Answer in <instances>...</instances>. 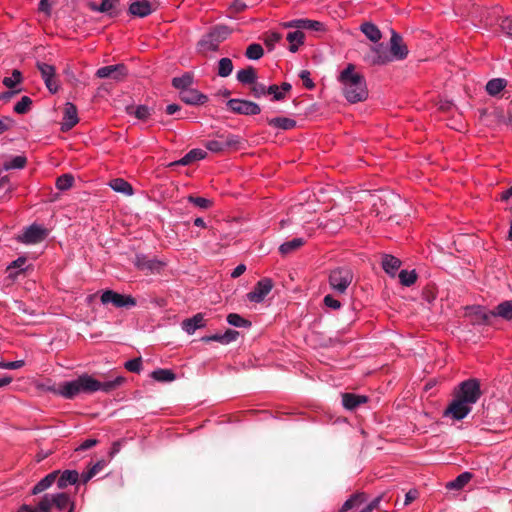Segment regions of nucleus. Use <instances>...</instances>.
Masks as SVG:
<instances>
[{
  "label": "nucleus",
  "instance_id": "nucleus-35",
  "mask_svg": "<svg viewBox=\"0 0 512 512\" xmlns=\"http://www.w3.org/2000/svg\"><path fill=\"white\" fill-rule=\"evenodd\" d=\"M27 158L24 155L13 156L10 160L4 163V169L14 170V169H23L26 166Z\"/></svg>",
  "mask_w": 512,
  "mask_h": 512
},
{
  "label": "nucleus",
  "instance_id": "nucleus-11",
  "mask_svg": "<svg viewBox=\"0 0 512 512\" xmlns=\"http://www.w3.org/2000/svg\"><path fill=\"white\" fill-rule=\"evenodd\" d=\"M37 68L41 73L47 89L52 94H55L59 89L58 82L55 79V67L47 63L38 62Z\"/></svg>",
  "mask_w": 512,
  "mask_h": 512
},
{
  "label": "nucleus",
  "instance_id": "nucleus-36",
  "mask_svg": "<svg viewBox=\"0 0 512 512\" xmlns=\"http://www.w3.org/2000/svg\"><path fill=\"white\" fill-rule=\"evenodd\" d=\"M304 244L303 238H293L290 241L284 242L280 245L279 251L282 255L291 253L292 251L300 248Z\"/></svg>",
  "mask_w": 512,
  "mask_h": 512
},
{
  "label": "nucleus",
  "instance_id": "nucleus-59",
  "mask_svg": "<svg viewBox=\"0 0 512 512\" xmlns=\"http://www.w3.org/2000/svg\"><path fill=\"white\" fill-rule=\"evenodd\" d=\"M500 27L503 33L512 38V18H504L500 24Z\"/></svg>",
  "mask_w": 512,
  "mask_h": 512
},
{
  "label": "nucleus",
  "instance_id": "nucleus-54",
  "mask_svg": "<svg viewBox=\"0 0 512 512\" xmlns=\"http://www.w3.org/2000/svg\"><path fill=\"white\" fill-rule=\"evenodd\" d=\"M150 108L146 105H139L134 110V115L139 120H146L150 116Z\"/></svg>",
  "mask_w": 512,
  "mask_h": 512
},
{
  "label": "nucleus",
  "instance_id": "nucleus-55",
  "mask_svg": "<svg viewBox=\"0 0 512 512\" xmlns=\"http://www.w3.org/2000/svg\"><path fill=\"white\" fill-rule=\"evenodd\" d=\"M251 93L255 98H261L266 95V86L262 83L254 82L252 84Z\"/></svg>",
  "mask_w": 512,
  "mask_h": 512
},
{
  "label": "nucleus",
  "instance_id": "nucleus-12",
  "mask_svg": "<svg viewBox=\"0 0 512 512\" xmlns=\"http://www.w3.org/2000/svg\"><path fill=\"white\" fill-rule=\"evenodd\" d=\"M500 317L506 321L512 320V300H506L499 303L495 309L489 313L483 312L481 319L484 323H488L490 317Z\"/></svg>",
  "mask_w": 512,
  "mask_h": 512
},
{
  "label": "nucleus",
  "instance_id": "nucleus-44",
  "mask_svg": "<svg viewBox=\"0 0 512 512\" xmlns=\"http://www.w3.org/2000/svg\"><path fill=\"white\" fill-rule=\"evenodd\" d=\"M227 322L231 326H235V327H250L251 326L250 321L244 319L242 316H240L237 313L228 314Z\"/></svg>",
  "mask_w": 512,
  "mask_h": 512
},
{
  "label": "nucleus",
  "instance_id": "nucleus-62",
  "mask_svg": "<svg viewBox=\"0 0 512 512\" xmlns=\"http://www.w3.org/2000/svg\"><path fill=\"white\" fill-rule=\"evenodd\" d=\"M382 500V496H378L374 498L370 503H368L365 507H363L360 512H371L372 510L378 508L380 502Z\"/></svg>",
  "mask_w": 512,
  "mask_h": 512
},
{
  "label": "nucleus",
  "instance_id": "nucleus-61",
  "mask_svg": "<svg viewBox=\"0 0 512 512\" xmlns=\"http://www.w3.org/2000/svg\"><path fill=\"white\" fill-rule=\"evenodd\" d=\"M324 304L333 310H337L341 307L339 300L335 299L332 295H326L324 297Z\"/></svg>",
  "mask_w": 512,
  "mask_h": 512
},
{
  "label": "nucleus",
  "instance_id": "nucleus-5",
  "mask_svg": "<svg viewBox=\"0 0 512 512\" xmlns=\"http://www.w3.org/2000/svg\"><path fill=\"white\" fill-rule=\"evenodd\" d=\"M101 303L104 305L112 304L116 308H132L137 302L131 295H124L113 290H105L101 295Z\"/></svg>",
  "mask_w": 512,
  "mask_h": 512
},
{
  "label": "nucleus",
  "instance_id": "nucleus-50",
  "mask_svg": "<svg viewBox=\"0 0 512 512\" xmlns=\"http://www.w3.org/2000/svg\"><path fill=\"white\" fill-rule=\"evenodd\" d=\"M188 201L201 209H208L212 206V201L204 197L188 196Z\"/></svg>",
  "mask_w": 512,
  "mask_h": 512
},
{
  "label": "nucleus",
  "instance_id": "nucleus-29",
  "mask_svg": "<svg viewBox=\"0 0 512 512\" xmlns=\"http://www.w3.org/2000/svg\"><path fill=\"white\" fill-rule=\"evenodd\" d=\"M267 122L269 126L281 130H291L296 127V121L288 117H275L268 119Z\"/></svg>",
  "mask_w": 512,
  "mask_h": 512
},
{
  "label": "nucleus",
  "instance_id": "nucleus-28",
  "mask_svg": "<svg viewBox=\"0 0 512 512\" xmlns=\"http://www.w3.org/2000/svg\"><path fill=\"white\" fill-rule=\"evenodd\" d=\"M360 30L370 41L375 43L382 37V33L379 28L371 22L361 24Z\"/></svg>",
  "mask_w": 512,
  "mask_h": 512
},
{
  "label": "nucleus",
  "instance_id": "nucleus-26",
  "mask_svg": "<svg viewBox=\"0 0 512 512\" xmlns=\"http://www.w3.org/2000/svg\"><path fill=\"white\" fill-rule=\"evenodd\" d=\"M207 153L205 150L202 149H192L190 150L184 157H182L180 160L173 163V165H188L191 164L194 161L202 160L206 157Z\"/></svg>",
  "mask_w": 512,
  "mask_h": 512
},
{
  "label": "nucleus",
  "instance_id": "nucleus-8",
  "mask_svg": "<svg viewBox=\"0 0 512 512\" xmlns=\"http://www.w3.org/2000/svg\"><path fill=\"white\" fill-rule=\"evenodd\" d=\"M366 60L372 65H384L393 61L389 47L384 43L373 46Z\"/></svg>",
  "mask_w": 512,
  "mask_h": 512
},
{
  "label": "nucleus",
  "instance_id": "nucleus-60",
  "mask_svg": "<svg viewBox=\"0 0 512 512\" xmlns=\"http://www.w3.org/2000/svg\"><path fill=\"white\" fill-rule=\"evenodd\" d=\"M239 333L235 330L228 329L225 333H222L223 344H229L237 339Z\"/></svg>",
  "mask_w": 512,
  "mask_h": 512
},
{
  "label": "nucleus",
  "instance_id": "nucleus-42",
  "mask_svg": "<svg viewBox=\"0 0 512 512\" xmlns=\"http://www.w3.org/2000/svg\"><path fill=\"white\" fill-rule=\"evenodd\" d=\"M399 280L402 285L409 287L416 282L417 274L415 270H401L399 273Z\"/></svg>",
  "mask_w": 512,
  "mask_h": 512
},
{
  "label": "nucleus",
  "instance_id": "nucleus-19",
  "mask_svg": "<svg viewBox=\"0 0 512 512\" xmlns=\"http://www.w3.org/2000/svg\"><path fill=\"white\" fill-rule=\"evenodd\" d=\"M182 329L189 335L193 334L197 329L205 326L204 316L202 313H197L191 318L182 321Z\"/></svg>",
  "mask_w": 512,
  "mask_h": 512
},
{
  "label": "nucleus",
  "instance_id": "nucleus-24",
  "mask_svg": "<svg viewBox=\"0 0 512 512\" xmlns=\"http://www.w3.org/2000/svg\"><path fill=\"white\" fill-rule=\"evenodd\" d=\"M381 264H382L383 270L387 274H389L391 276H395L396 272L398 271V269L401 266V261H400V259L396 258L393 255L385 254L382 257Z\"/></svg>",
  "mask_w": 512,
  "mask_h": 512
},
{
  "label": "nucleus",
  "instance_id": "nucleus-39",
  "mask_svg": "<svg viewBox=\"0 0 512 512\" xmlns=\"http://www.w3.org/2000/svg\"><path fill=\"white\" fill-rule=\"evenodd\" d=\"M74 177L71 174H63L56 179V188L60 191H66L73 186Z\"/></svg>",
  "mask_w": 512,
  "mask_h": 512
},
{
  "label": "nucleus",
  "instance_id": "nucleus-33",
  "mask_svg": "<svg viewBox=\"0 0 512 512\" xmlns=\"http://www.w3.org/2000/svg\"><path fill=\"white\" fill-rule=\"evenodd\" d=\"M236 78L241 84L252 85L256 81L257 75L255 69L249 66L245 69L238 71Z\"/></svg>",
  "mask_w": 512,
  "mask_h": 512
},
{
  "label": "nucleus",
  "instance_id": "nucleus-16",
  "mask_svg": "<svg viewBox=\"0 0 512 512\" xmlns=\"http://www.w3.org/2000/svg\"><path fill=\"white\" fill-rule=\"evenodd\" d=\"M79 122L77 107L67 102L64 108L63 121L61 123V131L67 132L71 130Z\"/></svg>",
  "mask_w": 512,
  "mask_h": 512
},
{
  "label": "nucleus",
  "instance_id": "nucleus-2",
  "mask_svg": "<svg viewBox=\"0 0 512 512\" xmlns=\"http://www.w3.org/2000/svg\"><path fill=\"white\" fill-rule=\"evenodd\" d=\"M125 382V378L117 376L113 379L106 381H99L88 374H83L77 379L63 383L58 390V393L66 398L73 399L79 393H94L101 391L110 393L120 387Z\"/></svg>",
  "mask_w": 512,
  "mask_h": 512
},
{
  "label": "nucleus",
  "instance_id": "nucleus-7",
  "mask_svg": "<svg viewBox=\"0 0 512 512\" xmlns=\"http://www.w3.org/2000/svg\"><path fill=\"white\" fill-rule=\"evenodd\" d=\"M46 236L47 230L45 228L38 224H32L26 227L17 239L24 244H36L43 241Z\"/></svg>",
  "mask_w": 512,
  "mask_h": 512
},
{
  "label": "nucleus",
  "instance_id": "nucleus-46",
  "mask_svg": "<svg viewBox=\"0 0 512 512\" xmlns=\"http://www.w3.org/2000/svg\"><path fill=\"white\" fill-rule=\"evenodd\" d=\"M116 0H102L99 6H93L92 9L101 13H109L110 16H114L112 9L115 7Z\"/></svg>",
  "mask_w": 512,
  "mask_h": 512
},
{
  "label": "nucleus",
  "instance_id": "nucleus-48",
  "mask_svg": "<svg viewBox=\"0 0 512 512\" xmlns=\"http://www.w3.org/2000/svg\"><path fill=\"white\" fill-rule=\"evenodd\" d=\"M205 147L213 153H220L226 150L223 139L209 140L206 142Z\"/></svg>",
  "mask_w": 512,
  "mask_h": 512
},
{
  "label": "nucleus",
  "instance_id": "nucleus-23",
  "mask_svg": "<svg viewBox=\"0 0 512 512\" xmlns=\"http://www.w3.org/2000/svg\"><path fill=\"white\" fill-rule=\"evenodd\" d=\"M59 473L60 471H53L46 475L32 488L31 494L37 495L50 488L52 484L56 481Z\"/></svg>",
  "mask_w": 512,
  "mask_h": 512
},
{
  "label": "nucleus",
  "instance_id": "nucleus-15",
  "mask_svg": "<svg viewBox=\"0 0 512 512\" xmlns=\"http://www.w3.org/2000/svg\"><path fill=\"white\" fill-rule=\"evenodd\" d=\"M389 50L391 51L393 60H403L408 55V49L407 46L403 43L402 37L394 31L392 32L390 38Z\"/></svg>",
  "mask_w": 512,
  "mask_h": 512
},
{
  "label": "nucleus",
  "instance_id": "nucleus-22",
  "mask_svg": "<svg viewBox=\"0 0 512 512\" xmlns=\"http://www.w3.org/2000/svg\"><path fill=\"white\" fill-rule=\"evenodd\" d=\"M368 398L363 395H356L353 393L342 394V404L348 410H354L359 405L366 403Z\"/></svg>",
  "mask_w": 512,
  "mask_h": 512
},
{
  "label": "nucleus",
  "instance_id": "nucleus-64",
  "mask_svg": "<svg viewBox=\"0 0 512 512\" xmlns=\"http://www.w3.org/2000/svg\"><path fill=\"white\" fill-rule=\"evenodd\" d=\"M282 39V34L278 32H271L268 34L266 38V44L273 46L275 43L279 42Z\"/></svg>",
  "mask_w": 512,
  "mask_h": 512
},
{
  "label": "nucleus",
  "instance_id": "nucleus-3",
  "mask_svg": "<svg viewBox=\"0 0 512 512\" xmlns=\"http://www.w3.org/2000/svg\"><path fill=\"white\" fill-rule=\"evenodd\" d=\"M345 99L352 104L363 102L368 98V88L365 77L355 71L353 64H348L338 78Z\"/></svg>",
  "mask_w": 512,
  "mask_h": 512
},
{
  "label": "nucleus",
  "instance_id": "nucleus-32",
  "mask_svg": "<svg viewBox=\"0 0 512 512\" xmlns=\"http://www.w3.org/2000/svg\"><path fill=\"white\" fill-rule=\"evenodd\" d=\"M473 475L470 472H463L458 475L454 480L446 484L448 490H460L472 479Z\"/></svg>",
  "mask_w": 512,
  "mask_h": 512
},
{
  "label": "nucleus",
  "instance_id": "nucleus-40",
  "mask_svg": "<svg viewBox=\"0 0 512 512\" xmlns=\"http://www.w3.org/2000/svg\"><path fill=\"white\" fill-rule=\"evenodd\" d=\"M192 82L193 79L189 74H184L181 77H175L172 79L173 87L179 89L180 91L190 88Z\"/></svg>",
  "mask_w": 512,
  "mask_h": 512
},
{
  "label": "nucleus",
  "instance_id": "nucleus-14",
  "mask_svg": "<svg viewBox=\"0 0 512 512\" xmlns=\"http://www.w3.org/2000/svg\"><path fill=\"white\" fill-rule=\"evenodd\" d=\"M283 28H295L301 30L323 31L324 24L320 21L310 19H294L291 21L283 22Z\"/></svg>",
  "mask_w": 512,
  "mask_h": 512
},
{
  "label": "nucleus",
  "instance_id": "nucleus-58",
  "mask_svg": "<svg viewBox=\"0 0 512 512\" xmlns=\"http://www.w3.org/2000/svg\"><path fill=\"white\" fill-rule=\"evenodd\" d=\"M25 364L24 360H16L11 362H0V368L2 369H19Z\"/></svg>",
  "mask_w": 512,
  "mask_h": 512
},
{
  "label": "nucleus",
  "instance_id": "nucleus-63",
  "mask_svg": "<svg viewBox=\"0 0 512 512\" xmlns=\"http://www.w3.org/2000/svg\"><path fill=\"white\" fill-rule=\"evenodd\" d=\"M97 443H98V440H96V439H86L76 448V451H84V450L90 449V448L94 447L95 445H97Z\"/></svg>",
  "mask_w": 512,
  "mask_h": 512
},
{
  "label": "nucleus",
  "instance_id": "nucleus-25",
  "mask_svg": "<svg viewBox=\"0 0 512 512\" xmlns=\"http://www.w3.org/2000/svg\"><path fill=\"white\" fill-rule=\"evenodd\" d=\"M286 38L289 42V51L295 53L304 44L305 35L301 29H297L296 31L289 32Z\"/></svg>",
  "mask_w": 512,
  "mask_h": 512
},
{
  "label": "nucleus",
  "instance_id": "nucleus-47",
  "mask_svg": "<svg viewBox=\"0 0 512 512\" xmlns=\"http://www.w3.org/2000/svg\"><path fill=\"white\" fill-rule=\"evenodd\" d=\"M22 81V74L19 70H13L12 75L10 77H5L3 79V84L7 88H14L17 84Z\"/></svg>",
  "mask_w": 512,
  "mask_h": 512
},
{
  "label": "nucleus",
  "instance_id": "nucleus-21",
  "mask_svg": "<svg viewBox=\"0 0 512 512\" xmlns=\"http://www.w3.org/2000/svg\"><path fill=\"white\" fill-rule=\"evenodd\" d=\"M52 505L58 510L62 511L70 509L71 506L75 508V502L70 498L67 493H55L51 494Z\"/></svg>",
  "mask_w": 512,
  "mask_h": 512
},
{
  "label": "nucleus",
  "instance_id": "nucleus-10",
  "mask_svg": "<svg viewBox=\"0 0 512 512\" xmlns=\"http://www.w3.org/2000/svg\"><path fill=\"white\" fill-rule=\"evenodd\" d=\"M133 263L138 270L150 273L159 272L164 266V262L145 254H137Z\"/></svg>",
  "mask_w": 512,
  "mask_h": 512
},
{
  "label": "nucleus",
  "instance_id": "nucleus-41",
  "mask_svg": "<svg viewBox=\"0 0 512 512\" xmlns=\"http://www.w3.org/2000/svg\"><path fill=\"white\" fill-rule=\"evenodd\" d=\"M264 54L262 46L258 43L250 44L245 52V56L250 60H258Z\"/></svg>",
  "mask_w": 512,
  "mask_h": 512
},
{
  "label": "nucleus",
  "instance_id": "nucleus-52",
  "mask_svg": "<svg viewBox=\"0 0 512 512\" xmlns=\"http://www.w3.org/2000/svg\"><path fill=\"white\" fill-rule=\"evenodd\" d=\"M52 506L51 494H45L36 507L40 512H50Z\"/></svg>",
  "mask_w": 512,
  "mask_h": 512
},
{
  "label": "nucleus",
  "instance_id": "nucleus-53",
  "mask_svg": "<svg viewBox=\"0 0 512 512\" xmlns=\"http://www.w3.org/2000/svg\"><path fill=\"white\" fill-rule=\"evenodd\" d=\"M272 95L274 101H281L285 98V94L280 91L279 86L276 84L270 85L266 88V95Z\"/></svg>",
  "mask_w": 512,
  "mask_h": 512
},
{
  "label": "nucleus",
  "instance_id": "nucleus-37",
  "mask_svg": "<svg viewBox=\"0 0 512 512\" xmlns=\"http://www.w3.org/2000/svg\"><path fill=\"white\" fill-rule=\"evenodd\" d=\"M151 377L158 382H170L175 379V374L169 369H156L152 372Z\"/></svg>",
  "mask_w": 512,
  "mask_h": 512
},
{
  "label": "nucleus",
  "instance_id": "nucleus-20",
  "mask_svg": "<svg viewBox=\"0 0 512 512\" xmlns=\"http://www.w3.org/2000/svg\"><path fill=\"white\" fill-rule=\"evenodd\" d=\"M59 489H64L69 485H74L79 481V473L76 470H64L58 474L56 479Z\"/></svg>",
  "mask_w": 512,
  "mask_h": 512
},
{
  "label": "nucleus",
  "instance_id": "nucleus-51",
  "mask_svg": "<svg viewBox=\"0 0 512 512\" xmlns=\"http://www.w3.org/2000/svg\"><path fill=\"white\" fill-rule=\"evenodd\" d=\"M226 150L229 148H238L241 143V138L237 135L229 134L222 137Z\"/></svg>",
  "mask_w": 512,
  "mask_h": 512
},
{
  "label": "nucleus",
  "instance_id": "nucleus-17",
  "mask_svg": "<svg viewBox=\"0 0 512 512\" xmlns=\"http://www.w3.org/2000/svg\"><path fill=\"white\" fill-rule=\"evenodd\" d=\"M180 99L189 105H203L208 101L207 95L193 88L180 91Z\"/></svg>",
  "mask_w": 512,
  "mask_h": 512
},
{
  "label": "nucleus",
  "instance_id": "nucleus-49",
  "mask_svg": "<svg viewBox=\"0 0 512 512\" xmlns=\"http://www.w3.org/2000/svg\"><path fill=\"white\" fill-rule=\"evenodd\" d=\"M124 367L133 373H140L142 370V359L141 358H134L130 359L125 362Z\"/></svg>",
  "mask_w": 512,
  "mask_h": 512
},
{
  "label": "nucleus",
  "instance_id": "nucleus-38",
  "mask_svg": "<svg viewBox=\"0 0 512 512\" xmlns=\"http://www.w3.org/2000/svg\"><path fill=\"white\" fill-rule=\"evenodd\" d=\"M233 71V63L230 58H221L218 62V75L220 77H228Z\"/></svg>",
  "mask_w": 512,
  "mask_h": 512
},
{
  "label": "nucleus",
  "instance_id": "nucleus-43",
  "mask_svg": "<svg viewBox=\"0 0 512 512\" xmlns=\"http://www.w3.org/2000/svg\"><path fill=\"white\" fill-rule=\"evenodd\" d=\"M32 105V99L29 96H23L20 101L14 105V112L17 114H26Z\"/></svg>",
  "mask_w": 512,
  "mask_h": 512
},
{
  "label": "nucleus",
  "instance_id": "nucleus-45",
  "mask_svg": "<svg viewBox=\"0 0 512 512\" xmlns=\"http://www.w3.org/2000/svg\"><path fill=\"white\" fill-rule=\"evenodd\" d=\"M210 32L212 36L215 37L219 43H221L229 36L231 31L227 26L220 25L214 27Z\"/></svg>",
  "mask_w": 512,
  "mask_h": 512
},
{
  "label": "nucleus",
  "instance_id": "nucleus-57",
  "mask_svg": "<svg viewBox=\"0 0 512 512\" xmlns=\"http://www.w3.org/2000/svg\"><path fill=\"white\" fill-rule=\"evenodd\" d=\"M14 123V120L10 117L0 118V135L10 130Z\"/></svg>",
  "mask_w": 512,
  "mask_h": 512
},
{
  "label": "nucleus",
  "instance_id": "nucleus-6",
  "mask_svg": "<svg viewBox=\"0 0 512 512\" xmlns=\"http://www.w3.org/2000/svg\"><path fill=\"white\" fill-rule=\"evenodd\" d=\"M226 106L231 112L239 115L252 116L258 115L261 112V108L257 103L245 99H229Z\"/></svg>",
  "mask_w": 512,
  "mask_h": 512
},
{
  "label": "nucleus",
  "instance_id": "nucleus-30",
  "mask_svg": "<svg viewBox=\"0 0 512 512\" xmlns=\"http://www.w3.org/2000/svg\"><path fill=\"white\" fill-rule=\"evenodd\" d=\"M219 45L220 43L212 36L211 32L203 36V38L198 42L199 51L202 52L216 51L219 48Z\"/></svg>",
  "mask_w": 512,
  "mask_h": 512
},
{
  "label": "nucleus",
  "instance_id": "nucleus-4",
  "mask_svg": "<svg viewBox=\"0 0 512 512\" xmlns=\"http://www.w3.org/2000/svg\"><path fill=\"white\" fill-rule=\"evenodd\" d=\"M352 280L353 274L349 269L336 268L329 274L330 288L338 294H344Z\"/></svg>",
  "mask_w": 512,
  "mask_h": 512
},
{
  "label": "nucleus",
  "instance_id": "nucleus-1",
  "mask_svg": "<svg viewBox=\"0 0 512 512\" xmlns=\"http://www.w3.org/2000/svg\"><path fill=\"white\" fill-rule=\"evenodd\" d=\"M481 396L480 384L476 379L463 381L456 390L452 401L443 412V416L452 420L464 419Z\"/></svg>",
  "mask_w": 512,
  "mask_h": 512
},
{
  "label": "nucleus",
  "instance_id": "nucleus-18",
  "mask_svg": "<svg viewBox=\"0 0 512 512\" xmlns=\"http://www.w3.org/2000/svg\"><path fill=\"white\" fill-rule=\"evenodd\" d=\"M129 12L137 17H146L153 12L151 3L148 0H136L129 6Z\"/></svg>",
  "mask_w": 512,
  "mask_h": 512
},
{
  "label": "nucleus",
  "instance_id": "nucleus-56",
  "mask_svg": "<svg viewBox=\"0 0 512 512\" xmlns=\"http://www.w3.org/2000/svg\"><path fill=\"white\" fill-rule=\"evenodd\" d=\"M299 77L302 80L305 88L311 90L315 87V84H314L313 80L311 79L310 72L308 70H302L299 73Z\"/></svg>",
  "mask_w": 512,
  "mask_h": 512
},
{
  "label": "nucleus",
  "instance_id": "nucleus-13",
  "mask_svg": "<svg viewBox=\"0 0 512 512\" xmlns=\"http://www.w3.org/2000/svg\"><path fill=\"white\" fill-rule=\"evenodd\" d=\"M126 75L127 68L124 64L103 66L96 71V76L101 79L112 78L114 80H120Z\"/></svg>",
  "mask_w": 512,
  "mask_h": 512
},
{
  "label": "nucleus",
  "instance_id": "nucleus-9",
  "mask_svg": "<svg viewBox=\"0 0 512 512\" xmlns=\"http://www.w3.org/2000/svg\"><path fill=\"white\" fill-rule=\"evenodd\" d=\"M273 282L270 278H262L254 286L253 290L247 293L246 297L250 302L260 303L271 292Z\"/></svg>",
  "mask_w": 512,
  "mask_h": 512
},
{
  "label": "nucleus",
  "instance_id": "nucleus-31",
  "mask_svg": "<svg viewBox=\"0 0 512 512\" xmlns=\"http://www.w3.org/2000/svg\"><path fill=\"white\" fill-rule=\"evenodd\" d=\"M109 186L115 191L130 196L133 194V187L129 182L122 178L112 179Z\"/></svg>",
  "mask_w": 512,
  "mask_h": 512
},
{
  "label": "nucleus",
  "instance_id": "nucleus-34",
  "mask_svg": "<svg viewBox=\"0 0 512 512\" xmlns=\"http://www.w3.org/2000/svg\"><path fill=\"white\" fill-rule=\"evenodd\" d=\"M506 80L502 78L491 79L486 84V91L489 95L495 96L506 87Z\"/></svg>",
  "mask_w": 512,
  "mask_h": 512
},
{
  "label": "nucleus",
  "instance_id": "nucleus-27",
  "mask_svg": "<svg viewBox=\"0 0 512 512\" xmlns=\"http://www.w3.org/2000/svg\"><path fill=\"white\" fill-rule=\"evenodd\" d=\"M366 500L365 493H355L351 495L342 505L339 512H347L353 508H358Z\"/></svg>",
  "mask_w": 512,
  "mask_h": 512
}]
</instances>
